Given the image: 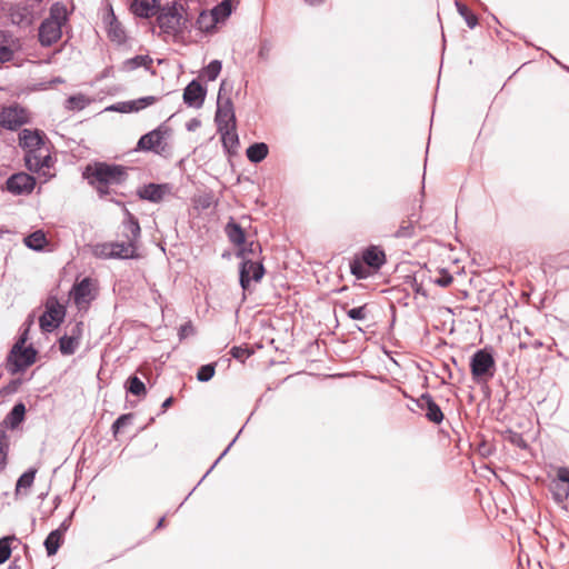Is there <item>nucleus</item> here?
<instances>
[{"label":"nucleus","mask_w":569,"mask_h":569,"mask_svg":"<svg viewBox=\"0 0 569 569\" xmlns=\"http://www.w3.org/2000/svg\"><path fill=\"white\" fill-rule=\"evenodd\" d=\"M22 48L19 38L8 31H0V66L13 60L14 54Z\"/></svg>","instance_id":"10"},{"label":"nucleus","mask_w":569,"mask_h":569,"mask_svg":"<svg viewBox=\"0 0 569 569\" xmlns=\"http://www.w3.org/2000/svg\"><path fill=\"white\" fill-rule=\"evenodd\" d=\"M222 64L219 60H212L204 69V74L208 80L213 81L217 79L221 71Z\"/></svg>","instance_id":"40"},{"label":"nucleus","mask_w":569,"mask_h":569,"mask_svg":"<svg viewBox=\"0 0 569 569\" xmlns=\"http://www.w3.org/2000/svg\"><path fill=\"white\" fill-rule=\"evenodd\" d=\"M231 14V1L223 0L221 3L217 4L212 11L211 16L214 22H220L227 19Z\"/></svg>","instance_id":"32"},{"label":"nucleus","mask_w":569,"mask_h":569,"mask_svg":"<svg viewBox=\"0 0 569 569\" xmlns=\"http://www.w3.org/2000/svg\"><path fill=\"white\" fill-rule=\"evenodd\" d=\"M517 446L519 447H525L526 443L523 441V439L519 436V435H516L515 439L512 440Z\"/></svg>","instance_id":"55"},{"label":"nucleus","mask_w":569,"mask_h":569,"mask_svg":"<svg viewBox=\"0 0 569 569\" xmlns=\"http://www.w3.org/2000/svg\"><path fill=\"white\" fill-rule=\"evenodd\" d=\"M456 6L458 9V12L460 13L461 17H463L468 27L471 29L475 28L478 23L477 17L472 12H470L469 9L465 4L457 1Z\"/></svg>","instance_id":"37"},{"label":"nucleus","mask_w":569,"mask_h":569,"mask_svg":"<svg viewBox=\"0 0 569 569\" xmlns=\"http://www.w3.org/2000/svg\"><path fill=\"white\" fill-rule=\"evenodd\" d=\"M61 538L62 533L60 529H56L48 535V537L44 540V547L49 556L57 553L60 547Z\"/></svg>","instance_id":"30"},{"label":"nucleus","mask_w":569,"mask_h":569,"mask_svg":"<svg viewBox=\"0 0 569 569\" xmlns=\"http://www.w3.org/2000/svg\"><path fill=\"white\" fill-rule=\"evenodd\" d=\"M272 50V43L264 39L260 42L259 49H258V57L262 61H267L270 57V52Z\"/></svg>","instance_id":"44"},{"label":"nucleus","mask_w":569,"mask_h":569,"mask_svg":"<svg viewBox=\"0 0 569 569\" xmlns=\"http://www.w3.org/2000/svg\"><path fill=\"white\" fill-rule=\"evenodd\" d=\"M80 345L77 340V336L64 335L59 340V349L62 355L70 356L76 352Z\"/></svg>","instance_id":"29"},{"label":"nucleus","mask_w":569,"mask_h":569,"mask_svg":"<svg viewBox=\"0 0 569 569\" xmlns=\"http://www.w3.org/2000/svg\"><path fill=\"white\" fill-rule=\"evenodd\" d=\"M124 226L128 231V239L136 241L140 237V226L138 220L131 213H128V219Z\"/></svg>","instance_id":"36"},{"label":"nucleus","mask_w":569,"mask_h":569,"mask_svg":"<svg viewBox=\"0 0 569 569\" xmlns=\"http://www.w3.org/2000/svg\"><path fill=\"white\" fill-rule=\"evenodd\" d=\"M264 269L262 263L252 260H244L240 266V286L243 290L249 288L250 281H260Z\"/></svg>","instance_id":"12"},{"label":"nucleus","mask_w":569,"mask_h":569,"mask_svg":"<svg viewBox=\"0 0 569 569\" xmlns=\"http://www.w3.org/2000/svg\"><path fill=\"white\" fill-rule=\"evenodd\" d=\"M28 121V112L24 108L13 104L4 107L0 111V126L9 130H16Z\"/></svg>","instance_id":"8"},{"label":"nucleus","mask_w":569,"mask_h":569,"mask_svg":"<svg viewBox=\"0 0 569 569\" xmlns=\"http://www.w3.org/2000/svg\"><path fill=\"white\" fill-rule=\"evenodd\" d=\"M19 144L26 150V153L34 151L44 144V134L39 130L23 129L19 133Z\"/></svg>","instance_id":"14"},{"label":"nucleus","mask_w":569,"mask_h":569,"mask_svg":"<svg viewBox=\"0 0 569 569\" xmlns=\"http://www.w3.org/2000/svg\"><path fill=\"white\" fill-rule=\"evenodd\" d=\"M26 408L23 403H17L7 416V421L11 428L18 427L23 420Z\"/></svg>","instance_id":"34"},{"label":"nucleus","mask_w":569,"mask_h":569,"mask_svg":"<svg viewBox=\"0 0 569 569\" xmlns=\"http://www.w3.org/2000/svg\"><path fill=\"white\" fill-rule=\"evenodd\" d=\"M169 192V184L149 183L144 184L138 190V196L143 200L158 203L162 201L164 196L168 194Z\"/></svg>","instance_id":"18"},{"label":"nucleus","mask_w":569,"mask_h":569,"mask_svg":"<svg viewBox=\"0 0 569 569\" xmlns=\"http://www.w3.org/2000/svg\"><path fill=\"white\" fill-rule=\"evenodd\" d=\"M198 124H199V123H198V121H196V120H194L192 123H190V124L188 126V129H189V130H191V129H192V127L198 126Z\"/></svg>","instance_id":"60"},{"label":"nucleus","mask_w":569,"mask_h":569,"mask_svg":"<svg viewBox=\"0 0 569 569\" xmlns=\"http://www.w3.org/2000/svg\"><path fill=\"white\" fill-rule=\"evenodd\" d=\"M104 23L107 24L108 36L112 41H114L119 44H121L126 41L124 29L122 28L121 23L118 21L112 9H110L109 12L106 14Z\"/></svg>","instance_id":"20"},{"label":"nucleus","mask_w":569,"mask_h":569,"mask_svg":"<svg viewBox=\"0 0 569 569\" xmlns=\"http://www.w3.org/2000/svg\"><path fill=\"white\" fill-rule=\"evenodd\" d=\"M352 274H355L359 279H363L368 277V271L363 267V264L359 261H353L350 266Z\"/></svg>","instance_id":"47"},{"label":"nucleus","mask_w":569,"mask_h":569,"mask_svg":"<svg viewBox=\"0 0 569 569\" xmlns=\"http://www.w3.org/2000/svg\"><path fill=\"white\" fill-rule=\"evenodd\" d=\"M67 21V10L63 6L54 3L50 14L39 27V41L43 47H50L60 40L62 26Z\"/></svg>","instance_id":"2"},{"label":"nucleus","mask_w":569,"mask_h":569,"mask_svg":"<svg viewBox=\"0 0 569 569\" xmlns=\"http://www.w3.org/2000/svg\"><path fill=\"white\" fill-rule=\"evenodd\" d=\"M452 280H453L452 276L450 273L443 271L442 274L439 278L435 279L433 282L436 284H438L439 287L446 288L451 284Z\"/></svg>","instance_id":"50"},{"label":"nucleus","mask_w":569,"mask_h":569,"mask_svg":"<svg viewBox=\"0 0 569 569\" xmlns=\"http://www.w3.org/2000/svg\"><path fill=\"white\" fill-rule=\"evenodd\" d=\"M94 254L102 259L113 258L112 243L97 244L94 248Z\"/></svg>","instance_id":"42"},{"label":"nucleus","mask_w":569,"mask_h":569,"mask_svg":"<svg viewBox=\"0 0 569 569\" xmlns=\"http://www.w3.org/2000/svg\"><path fill=\"white\" fill-rule=\"evenodd\" d=\"M113 250V258L130 259L136 257V246L132 240L129 242H111Z\"/></svg>","instance_id":"23"},{"label":"nucleus","mask_w":569,"mask_h":569,"mask_svg":"<svg viewBox=\"0 0 569 569\" xmlns=\"http://www.w3.org/2000/svg\"><path fill=\"white\" fill-rule=\"evenodd\" d=\"M7 449L8 443L6 435L2 431H0V470H2L7 463Z\"/></svg>","instance_id":"45"},{"label":"nucleus","mask_w":569,"mask_h":569,"mask_svg":"<svg viewBox=\"0 0 569 569\" xmlns=\"http://www.w3.org/2000/svg\"><path fill=\"white\" fill-rule=\"evenodd\" d=\"M152 64V59L150 56H136L133 58L127 59L123 64L122 69L126 71H132L140 67H144L146 69H149Z\"/></svg>","instance_id":"27"},{"label":"nucleus","mask_w":569,"mask_h":569,"mask_svg":"<svg viewBox=\"0 0 569 569\" xmlns=\"http://www.w3.org/2000/svg\"><path fill=\"white\" fill-rule=\"evenodd\" d=\"M182 11V7L178 8L177 6L163 9L157 18L160 29L168 34L181 32L187 23V18Z\"/></svg>","instance_id":"5"},{"label":"nucleus","mask_w":569,"mask_h":569,"mask_svg":"<svg viewBox=\"0 0 569 569\" xmlns=\"http://www.w3.org/2000/svg\"><path fill=\"white\" fill-rule=\"evenodd\" d=\"M37 470L29 469L22 473L16 485V495H27L31 486L33 485Z\"/></svg>","instance_id":"25"},{"label":"nucleus","mask_w":569,"mask_h":569,"mask_svg":"<svg viewBox=\"0 0 569 569\" xmlns=\"http://www.w3.org/2000/svg\"><path fill=\"white\" fill-rule=\"evenodd\" d=\"M260 250V246L254 242H250L248 246H244L240 249L239 256L244 257L246 253H252L254 254L257 251Z\"/></svg>","instance_id":"51"},{"label":"nucleus","mask_w":569,"mask_h":569,"mask_svg":"<svg viewBox=\"0 0 569 569\" xmlns=\"http://www.w3.org/2000/svg\"><path fill=\"white\" fill-rule=\"evenodd\" d=\"M221 133V139L223 147L228 150L234 149L238 143V134L236 132L234 128H224L222 131H219Z\"/></svg>","instance_id":"33"},{"label":"nucleus","mask_w":569,"mask_h":569,"mask_svg":"<svg viewBox=\"0 0 569 569\" xmlns=\"http://www.w3.org/2000/svg\"><path fill=\"white\" fill-rule=\"evenodd\" d=\"M216 122L219 131H222L224 128L236 127L232 102L229 98L222 100L220 94L217 102Z\"/></svg>","instance_id":"11"},{"label":"nucleus","mask_w":569,"mask_h":569,"mask_svg":"<svg viewBox=\"0 0 569 569\" xmlns=\"http://www.w3.org/2000/svg\"><path fill=\"white\" fill-rule=\"evenodd\" d=\"M230 352L234 359L240 361H244L250 356V351L242 347H233Z\"/></svg>","instance_id":"48"},{"label":"nucleus","mask_w":569,"mask_h":569,"mask_svg":"<svg viewBox=\"0 0 569 569\" xmlns=\"http://www.w3.org/2000/svg\"><path fill=\"white\" fill-rule=\"evenodd\" d=\"M470 367L475 379L483 376L492 377L495 369L493 357L485 350H478L471 357Z\"/></svg>","instance_id":"9"},{"label":"nucleus","mask_w":569,"mask_h":569,"mask_svg":"<svg viewBox=\"0 0 569 569\" xmlns=\"http://www.w3.org/2000/svg\"><path fill=\"white\" fill-rule=\"evenodd\" d=\"M133 418L132 413L121 415L112 425L113 433L117 435L122 428L128 426Z\"/></svg>","instance_id":"43"},{"label":"nucleus","mask_w":569,"mask_h":569,"mask_svg":"<svg viewBox=\"0 0 569 569\" xmlns=\"http://www.w3.org/2000/svg\"><path fill=\"white\" fill-rule=\"evenodd\" d=\"M171 403H172V398H167V399L163 401V403H162V406H161V407H162V409H163V410H166V409H168V408L171 406Z\"/></svg>","instance_id":"56"},{"label":"nucleus","mask_w":569,"mask_h":569,"mask_svg":"<svg viewBox=\"0 0 569 569\" xmlns=\"http://www.w3.org/2000/svg\"><path fill=\"white\" fill-rule=\"evenodd\" d=\"M214 376V366L204 365L201 366L197 372V379L201 382L209 381Z\"/></svg>","instance_id":"41"},{"label":"nucleus","mask_w":569,"mask_h":569,"mask_svg":"<svg viewBox=\"0 0 569 569\" xmlns=\"http://www.w3.org/2000/svg\"><path fill=\"white\" fill-rule=\"evenodd\" d=\"M206 98L204 88L192 80L183 90V102L189 107L200 108Z\"/></svg>","instance_id":"15"},{"label":"nucleus","mask_w":569,"mask_h":569,"mask_svg":"<svg viewBox=\"0 0 569 569\" xmlns=\"http://www.w3.org/2000/svg\"><path fill=\"white\" fill-rule=\"evenodd\" d=\"M88 103V99L83 94L71 96L67 100V108L71 110H82Z\"/></svg>","instance_id":"39"},{"label":"nucleus","mask_w":569,"mask_h":569,"mask_svg":"<svg viewBox=\"0 0 569 569\" xmlns=\"http://www.w3.org/2000/svg\"><path fill=\"white\" fill-rule=\"evenodd\" d=\"M549 490L553 500L557 503H563L569 498V485L552 479L549 485Z\"/></svg>","instance_id":"24"},{"label":"nucleus","mask_w":569,"mask_h":569,"mask_svg":"<svg viewBox=\"0 0 569 569\" xmlns=\"http://www.w3.org/2000/svg\"><path fill=\"white\" fill-rule=\"evenodd\" d=\"M211 470H212V469L210 468V469L208 470V472H207L206 475H203V478H207V475H208Z\"/></svg>","instance_id":"63"},{"label":"nucleus","mask_w":569,"mask_h":569,"mask_svg":"<svg viewBox=\"0 0 569 569\" xmlns=\"http://www.w3.org/2000/svg\"><path fill=\"white\" fill-rule=\"evenodd\" d=\"M164 519L161 518L157 525V528H161L163 526Z\"/></svg>","instance_id":"61"},{"label":"nucleus","mask_w":569,"mask_h":569,"mask_svg":"<svg viewBox=\"0 0 569 569\" xmlns=\"http://www.w3.org/2000/svg\"><path fill=\"white\" fill-rule=\"evenodd\" d=\"M307 3L311 4V6H315V4H320L322 3L325 0H305Z\"/></svg>","instance_id":"59"},{"label":"nucleus","mask_w":569,"mask_h":569,"mask_svg":"<svg viewBox=\"0 0 569 569\" xmlns=\"http://www.w3.org/2000/svg\"><path fill=\"white\" fill-rule=\"evenodd\" d=\"M16 540V537H3L0 539V565L7 561L11 555L10 542Z\"/></svg>","instance_id":"38"},{"label":"nucleus","mask_w":569,"mask_h":569,"mask_svg":"<svg viewBox=\"0 0 569 569\" xmlns=\"http://www.w3.org/2000/svg\"><path fill=\"white\" fill-rule=\"evenodd\" d=\"M362 260L368 267L378 270L386 262V254L383 250L376 246H371L363 251Z\"/></svg>","instance_id":"21"},{"label":"nucleus","mask_w":569,"mask_h":569,"mask_svg":"<svg viewBox=\"0 0 569 569\" xmlns=\"http://www.w3.org/2000/svg\"><path fill=\"white\" fill-rule=\"evenodd\" d=\"M26 339L21 337L12 347L8 358V369L16 375L36 361L37 352L32 347H23Z\"/></svg>","instance_id":"4"},{"label":"nucleus","mask_w":569,"mask_h":569,"mask_svg":"<svg viewBox=\"0 0 569 569\" xmlns=\"http://www.w3.org/2000/svg\"><path fill=\"white\" fill-rule=\"evenodd\" d=\"M226 231L229 237V240L233 244H236L238 247L246 244V236L239 224H237L234 222H230L227 224Z\"/></svg>","instance_id":"28"},{"label":"nucleus","mask_w":569,"mask_h":569,"mask_svg":"<svg viewBox=\"0 0 569 569\" xmlns=\"http://www.w3.org/2000/svg\"><path fill=\"white\" fill-rule=\"evenodd\" d=\"M193 333V327L191 323H186L180 327L179 336L181 339L187 338Z\"/></svg>","instance_id":"52"},{"label":"nucleus","mask_w":569,"mask_h":569,"mask_svg":"<svg viewBox=\"0 0 569 569\" xmlns=\"http://www.w3.org/2000/svg\"><path fill=\"white\" fill-rule=\"evenodd\" d=\"M70 296L72 297L78 310L86 311L91 301L96 298L91 280L89 278H84L80 282H77L72 287Z\"/></svg>","instance_id":"7"},{"label":"nucleus","mask_w":569,"mask_h":569,"mask_svg":"<svg viewBox=\"0 0 569 569\" xmlns=\"http://www.w3.org/2000/svg\"><path fill=\"white\" fill-rule=\"evenodd\" d=\"M34 184V178L26 172L14 173L7 180V189L13 194L30 193Z\"/></svg>","instance_id":"13"},{"label":"nucleus","mask_w":569,"mask_h":569,"mask_svg":"<svg viewBox=\"0 0 569 569\" xmlns=\"http://www.w3.org/2000/svg\"><path fill=\"white\" fill-rule=\"evenodd\" d=\"M131 10L138 17L149 18L156 13L157 0H133Z\"/></svg>","instance_id":"22"},{"label":"nucleus","mask_w":569,"mask_h":569,"mask_svg":"<svg viewBox=\"0 0 569 569\" xmlns=\"http://www.w3.org/2000/svg\"><path fill=\"white\" fill-rule=\"evenodd\" d=\"M83 174L101 196L109 193V186L120 184L127 178L123 167L108 163L88 166Z\"/></svg>","instance_id":"1"},{"label":"nucleus","mask_w":569,"mask_h":569,"mask_svg":"<svg viewBox=\"0 0 569 569\" xmlns=\"http://www.w3.org/2000/svg\"><path fill=\"white\" fill-rule=\"evenodd\" d=\"M64 317V306L60 303L57 298H49L46 302V311L39 319L41 330L52 332L63 322Z\"/></svg>","instance_id":"6"},{"label":"nucleus","mask_w":569,"mask_h":569,"mask_svg":"<svg viewBox=\"0 0 569 569\" xmlns=\"http://www.w3.org/2000/svg\"><path fill=\"white\" fill-rule=\"evenodd\" d=\"M200 206L202 208H208L210 206V199L209 198H206L203 200L200 201Z\"/></svg>","instance_id":"57"},{"label":"nucleus","mask_w":569,"mask_h":569,"mask_svg":"<svg viewBox=\"0 0 569 569\" xmlns=\"http://www.w3.org/2000/svg\"><path fill=\"white\" fill-rule=\"evenodd\" d=\"M70 336H77V340L80 341L82 336V322H78L71 328Z\"/></svg>","instance_id":"53"},{"label":"nucleus","mask_w":569,"mask_h":569,"mask_svg":"<svg viewBox=\"0 0 569 569\" xmlns=\"http://www.w3.org/2000/svg\"><path fill=\"white\" fill-rule=\"evenodd\" d=\"M416 402L420 409L426 410V417L429 421L440 423L443 420V413L440 407L433 401L429 393H422Z\"/></svg>","instance_id":"16"},{"label":"nucleus","mask_w":569,"mask_h":569,"mask_svg":"<svg viewBox=\"0 0 569 569\" xmlns=\"http://www.w3.org/2000/svg\"><path fill=\"white\" fill-rule=\"evenodd\" d=\"M68 527H69V523H68V521H67V520H64V521L61 523L60 528H59V529L61 530V533H62V535H63V532L68 529Z\"/></svg>","instance_id":"58"},{"label":"nucleus","mask_w":569,"mask_h":569,"mask_svg":"<svg viewBox=\"0 0 569 569\" xmlns=\"http://www.w3.org/2000/svg\"><path fill=\"white\" fill-rule=\"evenodd\" d=\"M556 472V480L569 485V467H558Z\"/></svg>","instance_id":"49"},{"label":"nucleus","mask_w":569,"mask_h":569,"mask_svg":"<svg viewBox=\"0 0 569 569\" xmlns=\"http://www.w3.org/2000/svg\"><path fill=\"white\" fill-rule=\"evenodd\" d=\"M171 129L166 123H161L152 131L140 137L136 151H151L156 154L167 157L171 152L168 139L171 136Z\"/></svg>","instance_id":"3"},{"label":"nucleus","mask_w":569,"mask_h":569,"mask_svg":"<svg viewBox=\"0 0 569 569\" xmlns=\"http://www.w3.org/2000/svg\"><path fill=\"white\" fill-rule=\"evenodd\" d=\"M13 568H17V560L12 561L11 565L9 566V569Z\"/></svg>","instance_id":"62"},{"label":"nucleus","mask_w":569,"mask_h":569,"mask_svg":"<svg viewBox=\"0 0 569 569\" xmlns=\"http://www.w3.org/2000/svg\"><path fill=\"white\" fill-rule=\"evenodd\" d=\"M268 152V146L263 142L253 143L246 151L248 159L253 163L261 162Z\"/></svg>","instance_id":"26"},{"label":"nucleus","mask_w":569,"mask_h":569,"mask_svg":"<svg viewBox=\"0 0 569 569\" xmlns=\"http://www.w3.org/2000/svg\"><path fill=\"white\" fill-rule=\"evenodd\" d=\"M347 315L353 320H363L367 318V308L366 306L352 308L347 311Z\"/></svg>","instance_id":"46"},{"label":"nucleus","mask_w":569,"mask_h":569,"mask_svg":"<svg viewBox=\"0 0 569 569\" xmlns=\"http://www.w3.org/2000/svg\"><path fill=\"white\" fill-rule=\"evenodd\" d=\"M127 390L134 396H144L147 390L144 383L136 376H131L126 383Z\"/></svg>","instance_id":"35"},{"label":"nucleus","mask_w":569,"mask_h":569,"mask_svg":"<svg viewBox=\"0 0 569 569\" xmlns=\"http://www.w3.org/2000/svg\"><path fill=\"white\" fill-rule=\"evenodd\" d=\"M156 100L157 99L153 96L142 97L137 100L126 101V102H120V103L113 104V106L107 108V110H112V111H118V112L139 111V110L144 109L148 106L153 104L156 102Z\"/></svg>","instance_id":"19"},{"label":"nucleus","mask_w":569,"mask_h":569,"mask_svg":"<svg viewBox=\"0 0 569 569\" xmlns=\"http://www.w3.org/2000/svg\"><path fill=\"white\" fill-rule=\"evenodd\" d=\"M24 160L27 168L32 172H40L51 163V157L42 148L27 152Z\"/></svg>","instance_id":"17"},{"label":"nucleus","mask_w":569,"mask_h":569,"mask_svg":"<svg viewBox=\"0 0 569 569\" xmlns=\"http://www.w3.org/2000/svg\"><path fill=\"white\" fill-rule=\"evenodd\" d=\"M47 240L42 231L38 230L24 238V244L33 250L40 251L44 248Z\"/></svg>","instance_id":"31"},{"label":"nucleus","mask_w":569,"mask_h":569,"mask_svg":"<svg viewBox=\"0 0 569 569\" xmlns=\"http://www.w3.org/2000/svg\"><path fill=\"white\" fill-rule=\"evenodd\" d=\"M236 441V439H233L231 441V443L227 447V449L224 451H222V453L219 456V458L214 461V463L211 466V469H213L216 467V465L222 459V457L228 452V450L230 449V447L233 445V442Z\"/></svg>","instance_id":"54"}]
</instances>
